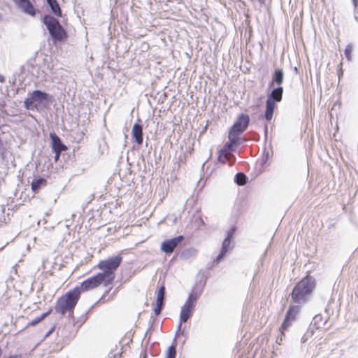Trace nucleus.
<instances>
[{"instance_id":"1","label":"nucleus","mask_w":358,"mask_h":358,"mask_svg":"<svg viewBox=\"0 0 358 358\" xmlns=\"http://www.w3.org/2000/svg\"><path fill=\"white\" fill-rule=\"evenodd\" d=\"M122 261L120 255L115 256L100 261L96 267L102 272L90 276L83 280L79 286L75 287L79 293L87 292L95 289L100 286L108 287L113 284L115 278V271Z\"/></svg>"},{"instance_id":"2","label":"nucleus","mask_w":358,"mask_h":358,"mask_svg":"<svg viewBox=\"0 0 358 358\" xmlns=\"http://www.w3.org/2000/svg\"><path fill=\"white\" fill-rule=\"evenodd\" d=\"M315 288V280L307 275L303 278L294 287L291 296L293 302L300 303L305 301L306 297L312 293Z\"/></svg>"},{"instance_id":"3","label":"nucleus","mask_w":358,"mask_h":358,"mask_svg":"<svg viewBox=\"0 0 358 358\" xmlns=\"http://www.w3.org/2000/svg\"><path fill=\"white\" fill-rule=\"evenodd\" d=\"M80 298V294L76 287L68 291L57 299L55 306L56 312L65 315L68 312L73 311Z\"/></svg>"},{"instance_id":"4","label":"nucleus","mask_w":358,"mask_h":358,"mask_svg":"<svg viewBox=\"0 0 358 358\" xmlns=\"http://www.w3.org/2000/svg\"><path fill=\"white\" fill-rule=\"evenodd\" d=\"M43 22L46 26L54 43L64 41L68 38L66 31L55 17L45 15L43 18Z\"/></svg>"},{"instance_id":"5","label":"nucleus","mask_w":358,"mask_h":358,"mask_svg":"<svg viewBox=\"0 0 358 358\" xmlns=\"http://www.w3.org/2000/svg\"><path fill=\"white\" fill-rule=\"evenodd\" d=\"M282 94L283 88L282 87H278L268 94L264 111V117L268 122L272 120L274 110L276 108V103L282 101Z\"/></svg>"},{"instance_id":"6","label":"nucleus","mask_w":358,"mask_h":358,"mask_svg":"<svg viewBox=\"0 0 358 358\" xmlns=\"http://www.w3.org/2000/svg\"><path fill=\"white\" fill-rule=\"evenodd\" d=\"M197 298L198 295L196 292H191L184 305L182 306L180 313V324L178 327V333L181 331V323L186 322L192 317Z\"/></svg>"},{"instance_id":"7","label":"nucleus","mask_w":358,"mask_h":358,"mask_svg":"<svg viewBox=\"0 0 358 358\" xmlns=\"http://www.w3.org/2000/svg\"><path fill=\"white\" fill-rule=\"evenodd\" d=\"M249 122L250 117L248 115L241 114L238 116L229 133L238 137L241 134L246 130Z\"/></svg>"},{"instance_id":"8","label":"nucleus","mask_w":358,"mask_h":358,"mask_svg":"<svg viewBox=\"0 0 358 358\" xmlns=\"http://www.w3.org/2000/svg\"><path fill=\"white\" fill-rule=\"evenodd\" d=\"M48 94L40 90H35L31 96L24 101V106L27 109L32 107L37 108L41 103L48 99Z\"/></svg>"},{"instance_id":"9","label":"nucleus","mask_w":358,"mask_h":358,"mask_svg":"<svg viewBox=\"0 0 358 358\" xmlns=\"http://www.w3.org/2000/svg\"><path fill=\"white\" fill-rule=\"evenodd\" d=\"M300 310L299 306H290L287 311L283 322L282 323L280 331L282 334L286 331L291 325L292 322L295 320L297 314Z\"/></svg>"},{"instance_id":"10","label":"nucleus","mask_w":358,"mask_h":358,"mask_svg":"<svg viewBox=\"0 0 358 358\" xmlns=\"http://www.w3.org/2000/svg\"><path fill=\"white\" fill-rule=\"evenodd\" d=\"M183 239L184 237L182 236H178L171 239H167L162 243L161 250L166 254L172 253Z\"/></svg>"},{"instance_id":"11","label":"nucleus","mask_w":358,"mask_h":358,"mask_svg":"<svg viewBox=\"0 0 358 358\" xmlns=\"http://www.w3.org/2000/svg\"><path fill=\"white\" fill-rule=\"evenodd\" d=\"M14 3L26 14L35 16L36 9L29 0H13Z\"/></svg>"},{"instance_id":"12","label":"nucleus","mask_w":358,"mask_h":358,"mask_svg":"<svg viewBox=\"0 0 358 358\" xmlns=\"http://www.w3.org/2000/svg\"><path fill=\"white\" fill-rule=\"evenodd\" d=\"M165 296V286L162 285L157 292V299L155 301V307L154 312L155 315H159L161 313L162 309L164 306V299Z\"/></svg>"},{"instance_id":"13","label":"nucleus","mask_w":358,"mask_h":358,"mask_svg":"<svg viewBox=\"0 0 358 358\" xmlns=\"http://www.w3.org/2000/svg\"><path fill=\"white\" fill-rule=\"evenodd\" d=\"M50 137L51 138V145L53 151H57L59 152L67 150V146L62 143L60 138L55 133H50Z\"/></svg>"},{"instance_id":"14","label":"nucleus","mask_w":358,"mask_h":358,"mask_svg":"<svg viewBox=\"0 0 358 358\" xmlns=\"http://www.w3.org/2000/svg\"><path fill=\"white\" fill-rule=\"evenodd\" d=\"M234 229H231L227 235V237L224 240L222 245L221 251L219 254V255L216 258V261L219 262L227 254V252L229 250V245L231 243V239L232 238V236L234 234Z\"/></svg>"},{"instance_id":"15","label":"nucleus","mask_w":358,"mask_h":358,"mask_svg":"<svg viewBox=\"0 0 358 358\" xmlns=\"http://www.w3.org/2000/svg\"><path fill=\"white\" fill-rule=\"evenodd\" d=\"M234 156L231 152L222 148L218 152L217 160L223 164L228 163L230 166H233L234 163Z\"/></svg>"},{"instance_id":"16","label":"nucleus","mask_w":358,"mask_h":358,"mask_svg":"<svg viewBox=\"0 0 358 358\" xmlns=\"http://www.w3.org/2000/svg\"><path fill=\"white\" fill-rule=\"evenodd\" d=\"M131 134L138 145H141L143 141V127L138 123H135L131 129Z\"/></svg>"},{"instance_id":"17","label":"nucleus","mask_w":358,"mask_h":358,"mask_svg":"<svg viewBox=\"0 0 358 358\" xmlns=\"http://www.w3.org/2000/svg\"><path fill=\"white\" fill-rule=\"evenodd\" d=\"M283 80V71L281 69H275L273 74L272 80L270 83V85L276 84L277 85H278V87H281L280 85L282 84Z\"/></svg>"},{"instance_id":"18","label":"nucleus","mask_w":358,"mask_h":358,"mask_svg":"<svg viewBox=\"0 0 358 358\" xmlns=\"http://www.w3.org/2000/svg\"><path fill=\"white\" fill-rule=\"evenodd\" d=\"M228 138L229 141L224 144L222 149L231 152L234 150V147L236 146L239 138L229 133Z\"/></svg>"},{"instance_id":"19","label":"nucleus","mask_w":358,"mask_h":358,"mask_svg":"<svg viewBox=\"0 0 358 358\" xmlns=\"http://www.w3.org/2000/svg\"><path fill=\"white\" fill-rule=\"evenodd\" d=\"M47 185V180L43 178H34L31 182V190L34 192H38L42 186Z\"/></svg>"},{"instance_id":"20","label":"nucleus","mask_w":358,"mask_h":358,"mask_svg":"<svg viewBox=\"0 0 358 358\" xmlns=\"http://www.w3.org/2000/svg\"><path fill=\"white\" fill-rule=\"evenodd\" d=\"M47 3L50 6L52 12L57 17H62V13L61 8L57 0H46Z\"/></svg>"},{"instance_id":"21","label":"nucleus","mask_w":358,"mask_h":358,"mask_svg":"<svg viewBox=\"0 0 358 358\" xmlns=\"http://www.w3.org/2000/svg\"><path fill=\"white\" fill-rule=\"evenodd\" d=\"M52 311V309L50 308L46 312L42 314L40 317H37L28 323L29 327H33L41 322L43 320H44L48 315H49Z\"/></svg>"},{"instance_id":"22","label":"nucleus","mask_w":358,"mask_h":358,"mask_svg":"<svg viewBox=\"0 0 358 358\" xmlns=\"http://www.w3.org/2000/svg\"><path fill=\"white\" fill-rule=\"evenodd\" d=\"M177 343L174 341L166 352L165 358H176Z\"/></svg>"},{"instance_id":"23","label":"nucleus","mask_w":358,"mask_h":358,"mask_svg":"<svg viewBox=\"0 0 358 358\" xmlns=\"http://www.w3.org/2000/svg\"><path fill=\"white\" fill-rule=\"evenodd\" d=\"M235 182L238 185H244L247 182V177L245 173H238L235 176Z\"/></svg>"},{"instance_id":"24","label":"nucleus","mask_w":358,"mask_h":358,"mask_svg":"<svg viewBox=\"0 0 358 358\" xmlns=\"http://www.w3.org/2000/svg\"><path fill=\"white\" fill-rule=\"evenodd\" d=\"M352 46L351 45H348L345 47L344 50V54L348 60L350 61L352 59Z\"/></svg>"},{"instance_id":"25","label":"nucleus","mask_w":358,"mask_h":358,"mask_svg":"<svg viewBox=\"0 0 358 358\" xmlns=\"http://www.w3.org/2000/svg\"><path fill=\"white\" fill-rule=\"evenodd\" d=\"M55 154V161L57 162L59 159V157H60V155H61V152H57V151H53Z\"/></svg>"},{"instance_id":"26","label":"nucleus","mask_w":358,"mask_h":358,"mask_svg":"<svg viewBox=\"0 0 358 358\" xmlns=\"http://www.w3.org/2000/svg\"><path fill=\"white\" fill-rule=\"evenodd\" d=\"M5 82V78L0 74V83H3Z\"/></svg>"},{"instance_id":"27","label":"nucleus","mask_w":358,"mask_h":358,"mask_svg":"<svg viewBox=\"0 0 358 358\" xmlns=\"http://www.w3.org/2000/svg\"><path fill=\"white\" fill-rule=\"evenodd\" d=\"M294 71H295L296 73H299V70L297 67H294Z\"/></svg>"},{"instance_id":"28","label":"nucleus","mask_w":358,"mask_h":358,"mask_svg":"<svg viewBox=\"0 0 358 358\" xmlns=\"http://www.w3.org/2000/svg\"><path fill=\"white\" fill-rule=\"evenodd\" d=\"M2 354V350H1V348H0V356Z\"/></svg>"},{"instance_id":"29","label":"nucleus","mask_w":358,"mask_h":358,"mask_svg":"<svg viewBox=\"0 0 358 358\" xmlns=\"http://www.w3.org/2000/svg\"><path fill=\"white\" fill-rule=\"evenodd\" d=\"M144 358H145V357H144Z\"/></svg>"}]
</instances>
